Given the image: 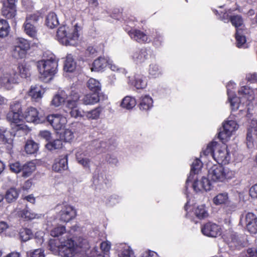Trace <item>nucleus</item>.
I'll return each instance as SVG.
<instances>
[{"mask_svg": "<svg viewBox=\"0 0 257 257\" xmlns=\"http://www.w3.org/2000/svg\"><path fill=\"white\" fill-rule=\"evenodd\" d=\"M89 245L87 240L79 237L73 236L65 241V257H109L107 254H101L97 247L89 250ZM116 250L119 257H134L130 246L125 243L116 245Z\"/></svg>", "mask_w": 257, "mask_h": 257, "instance_id": "nucleus-1", "label": "nucleus"}, {"mask_svg": "<svg viewBox=\"0 0 257 257\" xmlns=\"http://www.w3.org/2000/svg\"><path fill=\"white\" fill-rule=\"evenodd\" d=\"M45 58L39 61L37 67L40 73V78L44 82H49L56 73L58 66L55 56L52 53L44 54Z\"/></svg>", "mask_w": 257, "mask_h": 257, "instance_id": "nucleus-2", "label": "nucleus"}, {"mask_svg": "<svg viewBox=\"0 0 257 257\" xmlns=\"http://www.w3.org/2000/svg\"><path fill=\"white\" fill-rule=\"evenodd\" d=\"M64 227L61 226L54 228L51 235L55 238L49 240L48 248L53 254L64 257Z\"/></svg>", "mask_w": 257, "mask_h": 257, "instance_id": "nucleus-3", "label": "nucleus"}, {"mask_svg": "<svg viewBox=\"0 0 257 257\" xmlns=\"http://www.w3.org/2000/svg\"><path fill=\"white\" fill-rule=\"evenodd\" d=\"M235 173L227 167L214 165L208 172V180L214 182H225L235 177Z\"/></svg>", "mask_w": 257, "mask_h": 257, "instance_id": "nucleus-4", "label": "nucleus"}, {"mask_svg": "<svg viewBox=\"0 0 257 257\" xmlns=\"http://www.w3.org/2000/svg\"><path fill=\"white\" fill-rule=\"evenodd\" d=\"M238 106L240 111L248 110L249 105L254 98V90L248 86H244L238 90Z\"/></svg>", "mask_w": 257, "mask_h": 257, "instance_id": "nucleus-5", "label": "nucleus"}, {"mask_svg": "<svg viewBox=\"0 0 257 257\" xmlns=\"http://www.w3.org/2000/svg\"><path fill=\"white\" fill-rule=\"evenodd\" d=\"M39 20V16L37 14L28 15L23 24L24 32L32 38H37L38 31L35 25Z\"/></svg>", "mask_w": 257, "mask_h": 257, "instance_id": "nucleus-6", "label": "nucleus"}, {"mask_svg": "<svg viewBox=\"0 0 257 257\" xmlns=\"http://www.w3.org/2000/svg\"><path fill=\"white\" fill-rule=\"evenodd\" d=\"M238 127L236 121L229 118L223 124L222 130L218 133V138L225 143L230 139L233 133Z\"/></svg>", "mask_w": 257, "mask_h": 257, "instance_id": "nucleus-7", "label": "nucleus"}, {"mask_svg": "<svg viewBox=\"0 0 257 257\" xmlns=\"http://www.w3.org/2000/svg\"><path fill=\"white\" fill-rule=\"evenodd\" d=\"M19 74L15 71L5 72L0 76V86L8 90L18 83Z\"/></svg>", "mask_w": 257, "mask_h": 257, "instance_id": "nucleus-8", "label": "nucleus"}, {"mask_svg": "<svg viewBox=\"0 0 257 257\" xmlns=\"http://www.w3.org/2000/svg\"><path fill=\"white\" fill-rule=\"evenodd\" d=\"M200 177L199 175L196 176V179L193 178L190 180L189 182L192 184V187L193 189L196 192L201 191L203 190L205 191H208L211 190V184L208 180V178L205 177H201L199 179ZM189 185L187 186L188 187ZM186 189L188 187L185 186Z\"/></svg>", "mask_w": 257, "mask_h": 257, "instance_id": "nucleus-9", "label": "nucleus"}, {"mask_svg": "<svg viewBox=\"0 0 257 257\" xmlns=\"http://www.w3.org/2000/svg\"><path fill=\"white\" fill-rule=\"evenodd\" d=\"M213 158L219 164L226 165L230 161L231 156L229 151L225 146L216 147L215 153L213 154Z\"/></svg>", "mask_w": 257, "mask_h": 257, "instance_id": "nucleus-10", "label": "nucleus"}, {"mask_svg": "<svg viewBox=\"0 0 257 257\" xmlns=\"http://www.w3.org/2000/svg\"><path fill=\"white\" fill-rule=\"evenodd\" d=\"M78 94L73 91L71 95L67 98V105L69 108L71 109L70 114L72 117L77 118L79 117H83L84 116V113L83 111L78 110L76 107V101L79 98Z\"/></svg>", "mask_w": 257, "mask_h": 257, "instance_id": "nucleus-11", "label": "nucleus"}, {"mask_svg": "<svg viewBox=\"0 0 257 257\" xmlns=\"http://www.w3.org/2000/svg\"><path fill=\"white\" fill-rule=\"evenodd\" d=\"M20 112L9 111L7 115V118L9 121L16 124L14 128L13 132L22 131L24 134L27 132V126L22 124H19L22 121L23 115H20ZM14 134H15L14 133Z\"/></svg>", "mask_w": 257, "mask_h": 257, "instance_id": "nucleus-12", "label": "nucleus"}, {"mask_svg": "<svg viewBox=\"0 0 257 257\" xmlns=\"http://www.w3.org/2000/svg\"><path fill=\"white\" fill-rule=\"evenodd\" d=\"M47 121L52 125L57 133L64 137V118L60 114H52L47 117Z\"/></svg>", "mask_w": 257, "mask_h": 257, "instance_id": "nucleus-13", "label": "nucleus"}, {"mask_svg": "<svg viewBox=\"0 0 257 257\" xmlns=\"http://www.w3.org/2000/svg\"><path fill=\"white\" fill-rule=\"evenodd\" d=\"M235 87L236 84L232 81H229L226 85L228 99L232 110L239 109L238 98L236 96L235 91H234Z\"/></svg>", "mask_w": 257, "mask_h": 257, "instance_id": "nucleus-14", "label": "nucleus"}, {"mask_svg": "<svg viewBox=\"0 0 257 257\" xmlns=\"http://www.w3.org/2000/svg\"><path fill=\"white\" fill-rule=\"evenodd\" d=\"M202 233L207 236L216 237L221 234V228L217 224L208 222L201 227Z\"/></svg>", "mask_w": 257, "mask_h": 257, "instance_id": "nucleus-15", "label": "nucleus"}, {"mask_svg": "<svg viewBox=\"0 0 257 257\" xmlns=\"http://www.w3.org/2000/svg\"><path fill=\"white\" fill-rule=\"evenodd\" d=\"M131 57L133 61L138 65H142L149 59L148 50L143 48L132 53Z\"/></svg>", "mask_w": 257, "mask_h": 257, "instance_id": "nucleus-16", "label": "nucleus"}, {"mask_svg": "<svg viewBox=\"0 0 257 257\" xmlns=\"http://www.w3.org/2000/svg\"><path fill=\"white\" fill-rule=\"evenodd\" d=\"M23 117L28 122L38 124L43 121L42 119L39 115L37 109L33 107L28 108L23 114Z\"/></svg>", "mask_w": 257, "mask_h": 257, "instance_id": "nucleus-17", "label": "nucleus"}, {"mask_svg": "<svg viewBox=\"0 0 257 257\" xmlns=\"http://www.w3.org/2000/svg\"><path fill=\"white\" fill-rule=\"evenodd\" d=\"M257 142V120H252L246 134V144L248 148H251Z\"/></svg>", "mask_w": 257, "mask_h": 257, "instance_id": "nucleus-18", "label": "nucleus"}, {"mask_svg": "<svg viewBox=\"0 0 257 257\" xmlns=\"http://www.w3.org/2000/svg\"><path fill=\"white\" fill-rule=\"evenodd\" d=\"M127 33L131 38L139 43H147L150 41L147 35L140 30L135 28H131L130 30H126Z\"/></svg>", "mask_w": 257, "mask_h": 257, "instance_id": "nucleus-19", "label": "nucleus"}, {"mask_svg": "<svg viewBox=\"0 0 257 257\" xmlns=\"http://www.w3.org/2000/svg\"><path fill=\"white\" fill-rule=\"evenodd\" d=\"M225 241L227 242L228 247L232 249L237 248H239L245 245L239 239L238 236L235 232H230L228 233L224 237Z\"/></svg>", "mask_w": 257, "mask_h": 257, "instance_id": "nucleus-20", "label": "nucleus"}, {"mask_svg": "<svg viewBox=\"0 0 257 257\" xmlns=\"http://www.w3.org/2000/svg\"><path fill=\"white\" fill-rule=\"evenodd\" d=\"M16 134L13 132H8L4 127H0V138L3 143L8 144L7 149L11 150L13 148V138Z\"/></svg>", "mask_w": 257, "mask_h": 257, "instance_id": "nucleus-21", "label": "nucleus"}, {"mask_svg": "<svg viewBox=\"0 0 257 257\" xmlns=\"http://www.w3.org/2000/svg\"><path fill=\"white\" fill-rule=\"evenodd\" d=\"M153 99L148 94L142 95L139 99V107L141 110L147 112L153 107Z\"/></svg>", "mask_w": 257, "mask_h": 257, "instance_id": "nucleus-22", "label": "nucleus"}, {"mask_svg": "<svg viewBox=\"0 0 257 257\" xmlns=\"http://www.w3.org/2000/svg\"><path fill=\"white\" fill-rule=\"evenodd\" d=\"M245 225L251 233L257 232V217L252 213L248 212L245 215Z\"/></svg>", "mask_w": 257, "mask_h": 257, "instance_id": "nucleus-23", "label": "nucleus"}, {"mask_svg": "<svg viewBox=\"0 0 257 257\" xmlns=\"http://www.w3.org/2000/svg\"><path fill=\"white\" fill-rule=\"evenodd\" d=\"M202 165V163L199 159H196L194 160L191 165L190 174L186 182V187H187L190 180L192 179L195 178V177L196 179V176L199 175V173L201 170Z\"/></svg>", "mask_w": 257, "mask_h": 257, "instance_id": "nucleus-24", "label": "nucleus"}, {"mask_svg": "<svg viewBox=\"0 0 257 257\" xmlns=\"http://www.w3.org/2000/svg\"><path fill=\"white\" fill-rule=\"evenodd\" d=\"M44 93V91L41 86L36 85L31 87L28 94L33 101L39 102L43 97Z\"/></svg>", "mask_w": 257, "mask_h": 257, "instance_id": "nucleus-25", "label": "nucleus"}, {"mask_svg": "<svg viewBox=\"0 0 257 257\" xmlns=\"http://www.w3.org/2000/svg\"><path fill=\"white\" fill-rule=\"evenodd\" d=\"M81 30V27L77 24H76L72 34L67 37V39H65V46H75L77 45L79 37V33Z\"/></svg>", "mask_w": 257, "mask_h": 257, "instance_id": "nucleus-26", "label": "nucleus"}, {"mask_svg": "<svg viewBox=\"0 0 257 257\" xmlns=\"http://www.w3.org/2000/svg\"><path fill=\"white\" fill-rule=\"evenodd\" d=\"M78 100L85 105H93L99 101V97L97 93H89L80 96Z\"/></svg>", "mask_w": 257, "mask_h": 257, "instance_id": "nucleus-27", "label": "nucleus"}, {"mask_svg": "<svg viewBox=\"0 0 257 257\" xmlns=\"http://www.w3.org/2000/svg\"><path fill=\"white\" fill-rule=\"evenodd\" d=\"M148 72L149 77L152 79L159 78L163 74L161 68L156 63H152L149 65Z\"/></svg>", "mask_w": 257, "mask_h": 257, "instance_id": "nucleus-28", "label": "nucleus"}, {"mask_svg": "<svg viewBox=\"0 0 257 257\" xmlns=\"http://www.w3.org/2000/svg\"><path fill=\"white\" fill-rule=\"evenodd\" d=\"M2 15L8 19H15L17 15L16 7H13L10 5L3 4L2 9Z\"/></svg>", "mask_w": 257, "mask_h": 257, "instance_id": "nucleus-29", "label": "nucleus"}, {"mask_svg": "<svg viewBox=\"0 0 257 257\" xmlns=\"http://www.w3.org/2000/svg\"><path fill=\"white\" fill-rule=\"evenodd\" d=\"M103 108L101 106L97 107L94 109L87 111H83L84 116L89 120H97L102 112Z\"/></svg>", "mask_w": 257, "mask_h": 257, "instance_id": "nucleus-30", "label": "nucleus"}, {"mask_svg": "<svg viewBox=\"0 0 257 257\" xmlns=\"http://www.w3.org/2000/svg\"><path fill=\"white\" fill-rule=\"evenodd\" d=\"M107 60L105 58L99 57L95 60L91 67L92 71H100L103 70L106 66Z\"/></svg>", "mask_w": 257, "mask_h": 257, "instance_id": "nucleus-31", "label": "nucleus"}, {"mask_svg": "<svg viewBox=\"0 0 257 257\" xmlns=\"http://www.w3.org/2000/svg\"><path fill=\"white\" fill-rule=\"evenodd\" d=\"M212 201L215 205L226 204L229 201L228 194L225 192L219 193L213 197Z\"/></svg>", "mask_w": 257, "mask_h": 257, "instance_id": "nucleus-32", "label": "nucleus"}, {"mask_svg": "<svg viewBox=\"0 0 257 257\" xmlns=\"http://www.w3.org/2000/svg\"><path fill=\"white\" fill-rule=\"evenodd\" d=\"M132 84L138 89H143L147 86L146 77L143 75H137L135 76V80Z\"/></svg>", "mask_w": 257, "mask_h": 257, "instance_id": "nucleus-33", "label": "nucleus"}, {"mask_svg": "<svg viewBox=\"0 0 257 257\" xmlns=\"http://www.w3.org/2000/svg\"><path fill=\"white\" fill-rule=\"evenodd\" d=\"M136 105V99L131 96H126L122 100L120 106L126 109H132Z\"/></svg>", "mask_w": 257, "mask_h": 257, "instance_id": "nucleus-34", "label": "nucleus"}, {"mask_svg": "<svg viewBox=\"0 0 257 257\" xmlns=\"http://www.w3.org/2000/svg\"><path fill=\"white\" fill-rule=\"evenodd\" d=\"M46 24L50 29H53L59 24L56 15L54 12H50L46 19Z\"/></svg>", "mask_w": 257, "mask_h": 257, "instance_id": "nucleus-35", "label": "nucleus"}, {"mask_svg": "<svg viewBox=\"0 0 257 257\" xmlns=\"http://www.w3.org/2000/svg\"><path fill=\"white\" fill-rule=\"evenodd\" d=\"M52 168L55 172L60 173L64 170V157L63 156H60L55 159Z\"/></svg>", "mask_w": 257, "mask_h": 257, "instance_id": "nucleus-36", "label": "nucleus"}, {"mask_svg": "<svg viewBox=\"0 0 257 257\" xmlns=\"http://www.w3.org/2000/svg\"><path fill=\"white\" fill-rule=\"evenodd\" d=\"M19 195V192L15 188L8 189L5 194V199L8 203L15 201Z\"/></svg>", "mask_w": 257, "mask_h": 257, "instance_id": "nucleus-37", "label": "nucleus"}, {"mask_svg": "<svg viewBox=\"0 0 257 257\" xmlns=\"http://www.w3.org/2000/svg\"><path fill=\"white\" fill-rule=\"evenodd\" d=\"M195 215L200 219L206 218L208 216V211L204 205L198 206L194 211Z\"/></svg>", "mask_w": 257, "mask_h": 257, "instance_id": "nucleus-38", "label": "nucleus"}, {"mask_svg": "<svg viewBox=\"0 0 257 257\" xmlns=\"http://www.w3.org/2000/svg\"><path fill=\"white\" fill-rule=\"evenodd\" d=\"M35 169L36 167L34 164L32 162H29L22 165L21 170L22 176L25 178L30 176Z\"/></svg>", "mask_w": 257, "mask_h": 257, "instance_id": "nucleus-39", "label": "nucleus"}, {"mask_svg": "<svg viewBox=\"0 0 257 257\" xmlns=\"http://www.w3.org/2000/svg\"><path fill=\"white\" fill-rule=\"evenodd\" d=\"M88 88L90 90L97 93L101 90V86L99 81L94 78H90L87 83Z\"/></svg>", "mask_w": 257, "mask_h": 257, "instance_id": "nucleus-40", "label": "nucleus"}, {"mask_svg": "<svg viewBox=\"0 0 257 257\" xmlns=\"http://www.w3.org/2000/svg\"><path fill=\"white\" fill-rule=\"evenodd\" d=\"M61 139H56L53 142L48 143L45 147L50 151H53L54 150H58L61 149L63 146V138L64 137H62L60 135Z\"/></svg>", "mask_w": 257, "mask_h": 257, "instance_id": "nucleus-41", "label": "nucleus"}, {"mask_svg": "<svg viewBox=\"0 0 257 257\" xmlns=\"http://www.w3.org/2000/svg\"><path fill=\"white\" fill-rule=\"evenodd\" d=\"M77 215L76 209L72 206H65V222L75 218Z\"/></svg>", "mask_w": 257, "mask_h": 257, "instance_id": "nucleus-42", "label": "nucleus"}, {"mask_svg": "<svg viewBox=\"0 0 257 257\" xmlns=\"http://www.w3.org/2000/svg\"><path fill=\"white\" fill-rule=\"evenodd\" d=\"M39 149L38 144L32 140H28L25 147L26 152L28 154L36 153Z\"/></svg>", "mask_w": 257, "mask_h": 257, "instance_id": "nucleus-43", "label": "nucleus"}, {"mask_svg": "<svg viewBox=\"0 0 257 257\" xmlns=\"http://www.w3.org/2000/svg\"><path fill=\"white\" fill-rule=\"evenodd\" d=\"M236 46L238 48H244L246 39L243 35L242 30L237 29L235 34Z\"/></svg>", "mask_w": 257, "mask_h": 257, "instance_id": "nucleus-44", "label": "nucleus"}, {"mask_svg": "<svg viewBox=\"0 0 257 257\" xmlns=\"http://www.w3.org/2000/svg\"><path fill=\"white\" fill-rule=\"evenodd\" d=\"M230 21L232 25L237 29L242 30L243 26V19L240 15H234L231 16L230 18Z\"/></svg>", "mask_w": 257, "mask_h": 257, "instance_id": "nucleus-45", "label": "nucleus"}, {"mask_svg": "<svg viewBox=\"0 0 257 257\" xmlns=\"http://www.w3.org/2000/svg\"><path fill=\"white\" fill-rule=\"evenodd\" d=\"M10 31V26L5 20H0V37L4 38L7 36Z\"/></svg>", "mask_w": 257, "mask_h": 257, "instance_id": "nucleus-46", "label": "nucleus"}, {"mask_svg": "<svg viewBox=\"0 0 257 257\" xmlns=\"http://www.w3.org/2000/svg\"><path fill=\"white\" fill-rule=\"evenodd\" d=\"M76 67V62L74 61L72 56L68 55L65 60V71L73 72Z\"/></svg>", "mask_w": 257, "mask_h": 257, "instance_id": "nucleus-47", "label": "nucleus"}, {"mask_svg": "<svg viewBox=\"0 0 257 257\" xmlns=\"http://www.w3.org/2000/svg\"><path fill=\"white\" fill-rule=\"evenodd\" d=\"M217 144L216 142H211L209 143L205 149L202 151V154L204 156L210 155L213 158V154L215 153L216 147Z\"/></svg>", "mask_w": 257, "mask_h": 257, "instance_id": "nucleus-48", "label": "nucleus"}, {"mask_svg": "<svg viewBox=\"0 0 257 257\" xmlns=\"http://www.w3.org/2000/svg\"><path fill=\"white\" fill-rule=\"evenodd\" d=\"M15 46L27 52L30 48V44L27 40L20 38L17 39Z\"/></svg>", "mask_w": 257, "mask_h": 257, "instance_id": "nucleus-49", "label": "nucleus"}, {"mask_svg": "<svg viewBox=\"0 0 257 257\" xmlns=\"http://www.w3.org/2000/svg\"><path fill=\"white\" fill-rule=\"evenodd\" d=\"M27 52L21 48L15 46L12 55L16 59H22L25 57Z\"/></svg>", "mask_w": 257, "mask_h": 257, "instance_id": "nucleus-50", "label": "nucleus"}, {"mask_svg": "<svg viewBox=\"0 0 257 257\" xmlns=\"http://www.w3.org/2000/svg\"><path fill=\"white\" fill-rule=\"evenodd\" d=\"M63 102H64V97L63 95L57 94L54 96L51 101V105L55 107H58Z\"/></svg>", "mask_w": 257, "mask_h": 257, "instance_id": "nucleus-51", "label": "nucleus"}, {"mask_svg": "<svg viewBox=\"0 0 257 257\" xmlns=\"http://www.w3.org/2000/svg\"><path fill=\"white\" fill-rule=\"evenodd\" d=\"M237 208V205L235 203L231 202L229 201L224 207V210L226 214L230 215L236 210Z\"/></svg>", "mask_w": 257, "mask_h": 257, "instance_id": "nucleus-52", "label": "nucleus"}, {"mask_svg": "<svg viewBox=\"0 0 257 257\" xmlns=\"http://www.w3.org/2000/svg\"><path fill=\"white\" fill-rule=\"evenodd\" d=\"M10 111L22 112L21 102L19 100H15L11 103Z\"/></svg>", "mask_w": 257, "mask_h": 257, "instance_id": "nucleus-53", "label": "nucleus"}, {"mask_svg": "<svg viewBox=\"0 0 257 257\" xmlns=\"http://www.w3.org/2000/svg\"><path fill=\"white\" fill-rule=\"evenodd\" d=\"M56 37L58 41L61 43L62 45H64V26H62L60 27L56 34Z\"/></svg>", "mask_w": 257, "mask_h": 257, "instance_id": "nucleus-54", "label": "nucleus"}, {"mask_svg": "<svg viewBox=\"0 0 257 257\" xmlns=\"http://www.w3.org/2000/svg\"><path fill=\"white\" fill-rule=\"evenodd\" d=\"M32 232L30 229H24L21 232V237L23 241H27L32 237Z\"/></svg>", "mask_w": 257, "mask_h": 257, "instance_id": "nucleus-55", "label": "nucleus"}, {"mask_svg": "<svg viewBox=\"0 0 257 257\" xmlns=\"http://www.w3.org/2000/svg\"><path fill=\"white\" fill-rule=\"evenodd\" d=\"M164 42L163 36L160 33H156V35L153 40V44L155 46L159 47L161 46Z\"/></svg>", "mask_w": 257, "mask_h": 257, "instance_id": "nucleus-56", "label": "nucleus"}, {"mask_svg": "<svg viewBox=\"0 0 257 257\" xmlns=\"http://www.w3.org/2000/svg\"><path fill=\"white\" fill-rule=\"evenodd\" d=\"M28 257H45L44 250L41 249H36L33 251L27 252Z\"/></svg>", "mask_w": 257, "mask_h": 257, "instance_id": "nucleus-57", "label": "nucleus"}, {"mask_svg": "<svg viewBox=\"0 0 257 257\" xmlns=\"http://www.w3.org/2000/svg\"><path fill=\"white\" fill-rule=\"evenodd\" d=\"M22 166L20 163L18 162L10 164L9 167L10 170L15 173H18L21 172Z\"/></svg>", "mask_w": 257, "mask_h": 257, "instance_id": "nucleus-58", "label": "nucleus"}, {"mask_svg": "<svg viewBox=\"0 0 257 257\" xmlns=\"http://www.w3.org/2000/svg\"><path fill=\"white\" fill-rule=\"evenodd\" d=\"M213 11L216 15L218 14L220 17V19L223 21L225 23H227L230 21V18L231 16L229 15V14L230 13V10L228 11V12H226L224 13L222 15L221 14H219L217 10H213Z\"/></svg>", "mask_w": 257, "mask_h": 257, "instance_id": "nucleus-59", "label": "nucleus"}, {"mask_svg": "<svg viewBox=\"0 0 257 257\" xmlns=\"http://www.w3.org/2000/svg\"><path fill=\"white\" fill-rule=\"evenodd\" d=\"M111 247V243L109 241H103L100 243V249L103 253L101 254H106L109 252Z\"/></svg>", "mask_w": 257, "mask_h": 257, "instance_id": "nucleus-60", "label": "nucleus"}, {"mask_svg": "<svg viewBox=\"0 0 257 257\" xmlns=\"http://www.w3.org/2000/svg\"><path fill=\"white\" fill-rule=\"evenodd\" d=\"M21 215L23 218L28 220H31L35 218L36 217V214L34 213L31 212L30 211L27 209H25L23 210Z\"/></svg>", "mask_w": 257, "mask_h": 257, "instance_id": "nucleus-61", "label": "nucleus"}, {"mask_svg": "<svg viewBox=\"0 0 257 257\" xmlns=\"http://www.w3.org/2000/svg\"><path fill=\"white\" fill-rule=\"evenodd\" d=\"M249 195L253 198H257V184L251 187L249 189Z\"/></svg>", "mask_w": 257, "mask_h": 257, "instance_id": "nucleus-62", "label": "nucleus"}, {"mask_svg": "<svg viewBox=\"0 0 257 257\" xmlns=\"http://www.w3.org/2000/svg\"><path fill=\"white\" fill-rule=\"evenodd\" d=\"M158 255L156 252L153 251H146L143 252L140 257H158Z\"/></svg>", "mask_w": 257, "mask_h": 257, "instance_id": "nucleus-63", "label": "nucleus"}, {"mask_svg": "<svg viewBox=\"0 0 257 257\" xmlns=\"http://www.w3.org/2000/svg\"><path fill=\"white\" fill-rule=\"evenodd\" d=\"M247 257H257V250L255 247L249 248L247 250Z\"/></svg>", "mask_w": 257, "mask_h": 257, "instance_id": "nucleus-64", "label": "nucleus"}]
</instances>
